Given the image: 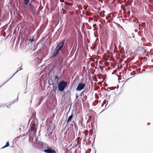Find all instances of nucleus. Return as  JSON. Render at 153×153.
Returning <instances> with one entry per match:
<instances>
[{
    "label": "nucleus",
    "instance_id": "nucleus-15",
    "mask_svg": "<svg viewBox=\"0 0 153 153\" xmlns=\"http://www.w3.org/2000/svg\"><path fill=\"white\" fill-rule=\"evenodd\" d=\"M58 54H57V53H56V52H54L52 54V55L51 56V58H53L54 57L56 56H57Z\"/></svg>",
    "mask_w": 153,
    "mask_h": 153
},
{
    "label": "nucleus",
    "instance_id": "nucleus-35",
    "mask_svg": "<svg viewBox=\"0 0 153 153\" xmlns=\"http://www.w3.org/2000/svg\"><path fill=\"white\" fill-rule=\"evenodd\" d=\"M9 105L10 106V105H7V108H9Z\"/></svg>",
    "mask_w": 153,
    "mask_h": 153
},
{
    "label": "nucleus",
    "instance_id": "nucleus-28",
    "mask_svg": "<svg viewBox=\"0 0 153 153\" xmlns=\"http://www.w3.org/2000/svg\"><path fill=\"white\" fill-rule=\"evenodd\" d=\"M127 13L129 15H130V10L129 11H128V12H127Z\"/></svg>",
    "mask_w": 153,
    "mask_h": 153
},
{
    "label": "nucleus",
    "instance_id": "nucleus-27",
    "mask_svg": "<svg viewBox=\"0 0 153 153\" xmlns=\"http://www.w3.org/2000/svg\"><path fill=\"white\" fill-rule=\"evenodd\" d=\"M78 97H79V96H78L77 94H76V98L77 99V98H78Z\"/></svg>",
    "mask_w": 153,
    "mask_h": 153
},
{
    "label": "nucleus",
    "instance_id": "nucleus-14",
    "mask_svg": "<svg viewBox=\"0 0 153 153\" xmlns=\"http://www.w3.org/2000/svg\"><path fill=\"white\" fill-rule=\"evenodd\" d=\"M34 37L33 36L32 38H31V37H30L29 39V41H30L31 42H34L35 41V39L33 38Z\"/></svg>",
    "mask_w": 153,
    "mask_h": 153
},
{
    "label": "nucleus",
    "instance_id": "nucleus-40",
    "mask_svg": "<svg viewBox=\"0 0 153 153\" xmlns=\"http://www.w3.org/2000/svg\"><path fill=\"white\" fill-rule=\"evenodd\" d=\"M51 125H52V126H53V124H52Z\"/></svg>",
    "mask_w": 153,
    "mask_h": 153
},
{
    "label": "nucleus",
    "instance_id": "nucleus-31",
    "mask_svg": "<svg viewBox=\"0 0 153 153\" xmlns=\"http://www.w3.org/2000/svg\"><path fill=\"white\" fill-rule=\"evenodd\" d=\"M105 90L107 91L108 92H109V91L108 90V88H107L106 89H105Z\"/></svg>",
    "mask_w": 153,
    "mask_h": 153
},
{
    "label": "nucleus",
    "instance_id": "nucleus-1",
    "mask_svg": "<svg viewBox=\"0 0 153 153\" xmlns=\"http://www.w3.org/2000/svg\"><path fill=\"white\" fill-rule=\"evenodd\" d=\"M68 85L67 82L62 80L60 81L58 84V90L60 92L64 91Z\"/></svg>",
    "mask_w": 153,
    "mask_h": 153
},
{
    "label": "nucleus",
    "instance_id": "nucleus-42",
    "mask_svg": "<svg viewBox=\"0 0 153 153\" xmlns=\"http://www.w3.org/2000/svg\"><path fill=\"white\" fill-rule=\"evenodd\" d=\"M109 89L110 90H111V89H110V88H109Z\"/></svg>",
    "mask_w": 153,
    "mask_h": 153
},
{
    "label": "nucleus",
    "instance_id": "nucleus-7",
    "mask_svg": "<svg viewBox=\"0 0 153 153\" xmlns=\"http://www.w3.org/2000/svg\"><path fill=\"white\" fill-rule=\"evenodd\" d=\"M36 143L37 144L39 145V146L40 147H42V146H43L44 145L45 146H46V145H47V144H45V143H44L43 142L40 141H36Z\"/></svg>",
    "mask_w": 153,
    "mask_h": 153
},
{
    "label": "nucleus",
    "instance_id": "nucleus-19",
    "mask_svg": "<svg viewBox=\"0 0 153 153\" xmlns=\"http://www.w3.org/2000/svg\"><path fill=\"white\" fill-rule=\"evenodd\" d=\"M66 93L67 94H69L70 95H71V91H69V90H68L66 91Z\"/></svg>",
    "mask_w": 153,
    "mask_h": 153
},
{
    "label": "nucleus",
    "instance_id": "nucleus-25",
    "mask_svg": "<svg viewBox=\"0 0 153 153\" xmlns=\"http://www.w3.org/2000/svg\"><path fill=\"white\" fill-rule=\"evenodd\" d=\"M86 90V88H85L84 90V91H82L81 92V95H82V93L84 92V91H85Z\"/></svg>",
    "mask_w": 153,
    "mask_h": 153
},
{
    "label": "nucleus",
    "instance_id": "nucleus-24",
    "mask_svg": "<svg viewBox=\"0 0 153 153\" xmlns=\"http://www.w3.org/2000/svg\"><path fill=\"white\" fill-rule=\"evenodd\" d=\"M130 7H127V10H128V11H129L130 10Z\"/></svg>",
    "mask_w": 153,
    "mask_h": 153
},
{
    "label": "nucleus",
    "instance_id": "nucleus-37",
    "mask_svg": "<svg viewBox=\"0 0 153 153\" xmlns=\"http://www.w3.org/2000/svg\"><path fill=\"white\" fill-rule=\"evenodd\" d=\"M120 44H121V42L120 41Z\"/></svg>",
    "mask_w": 153,
    "mask_h": 153
},
{
    "label": "nucleus",
    "instance_id": "nucleus-12",
    "mask_svg": "<svg viewBox=\"0 0 153 153\" xmlns=\"http://www.w3.org/2000/svg\"><path fill=\"white\" fill-rule=\"evenodd\" d=\"M30 0H24V4L25 5H27L30 2Z\"/></svg>",
    "mask_w": 153,
    "mask_h": 153
},
{
    "label": "nucleus",
    "instance_id": "nucleus-38",
    "mask_svg": "<svg viewBox=\"0 0 153 153\" xmlns=\"http://www.w3.org/2000/svg\"><path fill=\"white\" fill-rule=\"evenodd\" d=\"M65 124V123H63V126H64Z\"/></svg>",
    "mask_w": 153,
    "mask_h": 153
},
{
    "label": "nucleus",
    "instance_id": "nucleus-8",
    "mask_svg": "<svg viewBox=\"0 0 153 153\" xmlns=\"http://www.w3.org/2000/svg\"><path fill=\"white\" fill-rule=\"evenodd\" d=\"M22 67H19L17 69V71H16V72L13 74V75L8 80H7V81L5 82L4 83V84L2 85H1L0 86V88L3 85H4V84H5L10 79L15 75V74L18 71H19L21 70L22 69V68H21Z\"/></svg>",
    "mask_w": 153,
    "mask_h": 153
},
{
    "label": "nucleus",
    "instance_id": "nucleus-32",
    "mask_svg": "<svg viewBox=\"0 0 153 153\" xmlns=\"http://www.w3.org/2000/svg\"><path fill=\"white\" fill-rule=\"evenodd\" d=\"M41 100V99H40V101H39V105L41 104V102H40L41 100Z\"/></svg>",
    "mask_w": 153,
    "mask_h": 153
},
{
    "label": "nucleus",
    "instance_id": "nucleus-11",
    "mask_svg": "<svg viewBox=\"0 0 153 153\" xmlns=\"http://www.w3.org/2000/svg\"><path fill=\"white\" fill-rule=\"evenodd\" d=\"M140 49L141 50L143 53H144L146 51V48L145 47H141L140 48Z\"/></svg>",
    "mask_w": 153,
    "mask_h": 153
},
{
    "label": "nucleus",
    "instance_id": "nucleus-29",
    "mask_svg": "<svg viewBox=\"0 0 153 153\" xmlns=\"http://www.w3.org/2000/svg\"><path fill=\"white\" fill-rule=\"evenodd\" d=\"M72 4H70V3H68V4H67L68 5H70V6H71Z\"/></svg>",
    "mask_w": 153,
    "mask_h": 153
},
{
    "label": "nucleus",
    "instance_id": "nucleus-23",
    "mask_svg": "<svg viewBox=\"0 0 153 153\" xmlns=\"http://www.w3.org/2000/svg\"><path fill=\"white\" fill-rule=\"evenodd\" d=\"M59 51H58L57 49L56 50V53H57V54H58L59 53Z\"/></svg>",
    "mask_w": 153,
    "mask_h": 153
},
{
    "label": "nucleus",
    "instance_id": "nucleus-34",
    "mask_svg": "<svg viewBox=\"0 0 153 153\" xmlns=\"http://www.w3.org/2000/svg\"><path fill=\"white\" fill-rule=\"evenodd\" d=\"M135 32H137V29H135Z\"/></svg>",
    "mask_w": 153,
    "mask_h": 153
},
{
    "label": "nucleus",
    "instance_id": "nucleus-16",
    "mask_svg": "<svg viewBox=\"0 0 153 153\" xmlns=\"http://www.w3.org/2000/svg\"><path fill=\"white\" fill-rule=\"evenodd\" d=\"M65 42V39H64L63 40L61 43V45L60 46L63 47L64 45Z\"/></svg>",
    "mask_w": 153,
    "mask_h": 153
},
{
    "label": "nucleus",
    "instance_id": "nucleus-9",
    "mask_svg": "<svg viewBox=\"0 0 153 153\" xmlns=\"http://www.w3.org/2000/svg\"><path fill=\"white\" fill-rule=\"evenodd\" d=\"M73 113H72L71 114V115L69 117L68 120L66 121V126L67 125V124H68V123L70 121H71L72 118H73Z\"/></svg>",
    "mask_w": 153,
    "mask_h": 153
},
{
    "label": "nucleus",
    "instance_id": "nucleus-3",
    "mask_svg": "<svg viewBox=\"0 0 153 153\" xmlns=\"http://www.w3.org/2000/svg\"><path fill=\"white\" fill-rule=\"evenodd\" d=\"M85 84L82 82H79L76 87V90L77 91H80L85 87Z\"/></svg>",
    "mask_w": 153,
    "mask_h": 153
},
{
    "label": "nucleus",
    "instance_id": "nucleus-22",
    "mask_svg": "<svg viewBox=\"0 0 153 153\" xmlns=\"http://www.w3.org/2000/svg\"><path fill=\"white\" fill-rule=\"evenodd\" d=\"M1 15L2 14L0 13V21L2 20L3 19L2 17V18L1 17Z\"/></svg>",
    "mask_w": 153,
    "mask_h": 153
},
{
    "label": "nucleus",
    "instance_id": "nucleus-26",
    "mask_svg": "<svg viewBox=\"0 0 153 153\" xmlns=\"http://www.w3.org/2000/svg\"><path fill=\"white\" fill-rule=\"evenodd\" d=\"M85 7L84 8V9L85 10H86L87 8V7L86 6H84Z\"/></svg>",
    "mask_w": 153,
    "mask_h": 153
},
{
    "label": "nucleus",
    "instance_id": "nucleus-13",
    "mask_svg": "<svg viewBox=\"0 0 153 153\" xmlns=\"http://www.w3.org/2000/svg\"><path fill=\"white\" fill-rule=\"evenodd\" d=\"M19 93H18V95L17 96V99L16 100L15 99V100H14V101L13 102V101L10 102V104H12L13 103H14V102H16L17 101H18V96H19Z\"/></svg>",
    "mask_w": 153,
    "mask_h": 153
},
{
    "label": "nucleus",
    "instance_id": "nucleus-5",
    "mask_svg": "<svg viewBox=\"0 0 153 153\" xmlns=\"http://www.w3.org/2000/svg\"><path fill=\"white\" fill-rule=\"evenodd\" d=\"M28 7L31 10V12L32 13H36V10L35 8V6L32 5V1H31L28 4Z\"/></svg>",
    "mask_w": 153,
    "mask_h": 153
},
{
    "label": "nucleus",
    "instance_id": "nucleus-33",
    "mask_svg": "<svg viewBox=\"0 0 153 153\" xmlns=\"http://www.w3.org/2000/svg\"><path fill=\"white\" fill-rule=\"evenodd\" d=\"M100 2H101L102 3V2L101 1V0H98Z\"/></svg>",
    "mask_w": 153,
    "mask_h": 153
},
{
    "label": "nucleus",
    "instance_id": "nucleus-41",
    "mask_svg": "<svg viewBox=\"0 0 153 153\" xmlns=\"http://www.w3.org/2000/svg\"><path fill=\"white\" fill-rule=\"evenodd\" d=\"M109 89L110 90H111V89H110V88H109Z\"/></svg>",
    "mask_w": 153,
    "mask_h": 153
},
{
    "label": "nucleus",
    "instance_id": "nucleus-6",
    "mask_svg": "<svg viewBox=\"0 0 153 153\" xmlns=\"http://www.w3.org/2000/svg\"><path fill=\"white\" fill-rule=\"evenodd\" d=\"M47 146V149L43 150V152L45 153H56V151L48 147V145H46Z\"/></svg>",
    "mask_w": 153,
    "mask_h": 153
},
{
    "label": "nucleus",
    "instance_id": "nucleus-21",
    "mask_svg": "<svg viewBox=\"0 0 153 153\" xmlns=\"http://www.w3.org/2000/svg\"><path fill=\"white\" fill-rule=\"evenodd\" d=\"M62 47H61V46H60L59 48H58L57 50H58V51H60L61 50H62Z\"/></svg>",
    "mask_w": 153,
    "mask_h": 153
},
{
    "label": "nucleus",
    "instance_id": "nucleus-20",
    "mask_svg": "<svg viewBox=\"0 0 153 153\" xmlns=\"http://www.w3.org/2000/svg\"><path fill=\"white\" fill-rule=\"evenodd\" d=\"M134 26H135V28H137V27H138V23H137V22H136L134 24Z\"/></svg>",
    "mask_w": 153,
    "mask_h": 153
},
{
    "label": "nucleus",
    "instance_id": "nucleus-43",
    "mask_svg": "<svg viewBox=\"0 0 153 153\" xmlns=\"http://www.w3.org/2000/svg\"><path fill=\"white\" fill-rule=\"evenodd\" d=\"M109 89L110 90H111V89H110V88H109Z\"/></svg>",
    "mask_w": 153,
    "mask_h": 153
},
{
    "label": "nucleus",
    "instance_id": "nucleus-10",
    "mask_svg": "<svg viewBox=\"0 0 153 153\" xmlns=\"http://www.w3.org/2000/svg\"><path fill=\"white\" fill-rule=\"evenodd\" d=\"M60 79V77H59L57 75H56L55 76V77L54 80L55 82H56L57 83L59 82V80Z\"/></svg>",
    "mask_w": 153,
    "mask_h": 153
},
{
    "label": "nucleus",
    "instance_id": "nucleus-36",
    "mask_svg": "<svg viewBox=\"0 0 153 153\" xmlns=\"http://www.w3.org/2000/svg\"><path fill=\"white\" fill-rule=\"evenodd\" d=\"M55 128V127H54V126H53V129Z\"/></svg>",
    "mask_w": 153,
    "mask_h": 153
},
{
    "label": "nucleus",
    "instance_id": "nucleus-44",
    "mask_svg": "<svg viewBox=\"0 0 153 153\" xmlns=\"http://www.w3.org/2000/svg\"><path fill=\"white\" fill-rule=\"evenodd\" d=\"M19 153H20L19 152Z\"/></svg>",
    "mask_w": 153,
    "mask_h": 153
},
{
    "label": "nucleus",
    "instance_id": "nucleus-39",
    "mask_svg": "<svg viewBox=\"0 0 153 153\" xmlns=\"http://www.w3.org/2000/svg\"><path fill=\"white\" fill-rule=\"evenodd\" d=\"M58 45H57L56 46V47H58Z\"/></svg>",
    "mask_w": 153,
    "mask_h": 153
},
{
    "label": "nucleus",
    "instance_id": "nucleus-17",
    "mask_svg": "<svg viewBox=\"0 0 153 153\" xmlns=\"http://www.w3.org/2000/svg\"><path fill=\"white\" fill-rule=\"evenodd\" d=\"M84 134V135H83V137L84 138H85L86 139V136L88 135V132H86L85 133H83Z\"/></svg>",
    "mask_w": 153,
    "mask_h": 153
},
{
    "label": "nucleus",
    "instance_id": "nucleus-30",
    "mask_svg": "<svg viewBox=\"0 0 153 153\" xmlns=\"http://www.w3.org/2000/svg\"><path fill=\"white\" fill-rule=\"evenodd\" d=\"M5 146H3V147H2L1 148V149H4V148L6 147H5Z\"/></svg>",
    "mask_w": 153,
    "mask_h": 153
},
{
    "label": "nucleus",
    "instance_id": "nucleus-18",
    "mask_svg": "<svg viewBox=\"0 0 153 153\" xmlns=\"http://www.w3.org/2000/svg\"><path fill=\"white\" fill-rule=\"evenodd\" d=\"M5 147H8L9 146V142L8 141H7L6 143V144L5 145Z\"/></svg>",
    "mask_w": 153,
    "mask_h": 153
},
{
    "label": "nucleus",
    "instance_id": "nucleus-2",
    "mask_svg": "<svg viewBox=\"0 0 153 153\" xmlns=\"http://www.w3.org/2000/svg\"><path fill=\"white\" fill-rule=\"evenodd\" d=\"M32 120V122L30 125V128H29V131L30 132V131H34V133H35L36 132V129L35 130V128L37 123V120L36 118L35 119L34 118H33V119L31 118L29 122L31 121Z\"/></svg>",
    "mask_w": 153,
    "mask_h": 153
},
{
    "label": "nucleus",
    "instance_id": "nucleus-4",
    "mask_svg": "<svg viewBox=\"0 0 153 153\" xmlns=\"http://www.w3.org/2000/svg\"><path fill=\"white\" fill-rule=\"evenodd\" d=\"M48 82L49 85V86L48 87V88H49L50 85H51L52 86V90L55 91L57 89V87L56 86L55 87L53 79H49Z\"/></svg>",
    "mask_w": 153,
    "mask_h": 153
}]
</instances>
